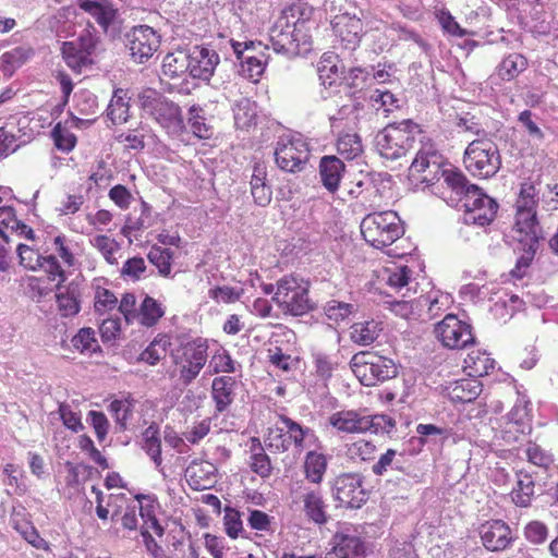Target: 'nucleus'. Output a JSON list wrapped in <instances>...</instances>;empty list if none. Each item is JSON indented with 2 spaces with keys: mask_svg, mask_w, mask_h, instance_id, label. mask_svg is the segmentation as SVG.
<instances>
[{
  "mask_svg": "<svg viewBox=\"0 0 558 558\" xmlns=\"http://www.w3.org/2000/svg\"><path fill=\"white\" fill-rule=\"evenodd\" d=\"M143 448L146 453L151 458L156 468L161 471V445L156 426L150 425L143 434Z\"/></svg>",
  "mask_w": 558,
  "mask_h": 558,
  "instance_id": "nucleus-50",
  "label": "nucleus"
},
{
  "mask_svg": "<svg viewBox=\"0 0 558 558\" xmlns=\"http://www.w3.org/2000/svg\"><path fill=\"white\" fill-rule=\"evenodd\" d=\"M147 257L149 262L157 267L158 272L162 277L171 276V262L173 259V253L169 248L154 245L150 247Z\"/></svg>",
  "mask_w": 558,
  "mask_h": 558,
  "instance_id": "nucleus-54",
  "label": "nucleus"
},
{
  "mask_svg": "<svg viewBox=\"0 0 558 558\" xmlns=\"http://www.w3.org/2000/svg\"><path fill=\"white\" fill-rule=\"evenodd\" d=\"M417 136L422 131L411 120L389 124L376 135V149L383 158L396 160L415 147Z\"/></svg>",
  "mask_w": 558,
  "mask_h": 558,
  "instance_id": "nucleus-4",
  "label": "nucleus"
},
{
  "mask_svg": "<svg viewBox=\"0 0 558 558\" xmlns=\"http://www.w3.org/2000/svg\"><path fill=\"white\" fill-rule=\"evenodd\" d=\"M418 145L415 157L409 168V179L412 182L415 184H433L440 177L444 178L445 171H453L452 169L441 168L442 157L429 140L424 142L423 136H421Z\"/></svg>",
  "mask_w": 558,
  "mask_h": 558,
  "instance_id": "nucleus-9",
  "label": "nucleus"
},
{
  "mask_svg": "<svg viewBox=\"0 0 558 558\" xmlns=\"http://www.w3.org/2000/svg\"><path fill=\"white\" fill-rule=\"evenodd\" d=\"M266 172L262 167H255L251 178V193L255 203L266 206L271 201V190L265 183Z\"/></svg>",
  "mask_w": 558,
  "mask_h": 558,
  "instance_id": "nucleus-44",
  "label": "nucleus"
},
{
  "mask_svg": "<svg viewBox=\"0 0 558 558\" xmlns=\"http://www.w3.org/2000/svg\"><path fill=\"white\" fill-rule=\"evenodd\" d=\"M338 154L347 159L354 160L363 153L361 138L357 134L345 133L339 136L337 141Z\"/></svg>",
  "mask_w": 558,
  "mask_h": 558,
  "instance_id": "nucleus-46",
  "label": "nucleus"
},
{
  "mask_svg": "<svg viewBox=\"0 0 558 558\" xmlns=\"http://www.w3.org/2000/svg\"><path fill=\"white\" fill-rule=\"evenodd\" d=\"M451 298L447 293L433 291L426 295H421L422 319H433L449 307Z\"/></svg>",
  "mask_w": 558,
  "mask_h": 558,
  "instance_id": "nucleus-38",
  "label": "nucleus"
},
{
  "mask_svg": "<svg viewBox=\"0 0 558 558\" xmlns=\"http://www.w3.org/2000/svg\"><path fill=\"white\" fill-rule=\"evenodd\" d=\"M169 345V337L166 335H159L141 353L140 360L149 365H156L161 359L166 356Z\"/></svg>",
  "mask_w": 558,
  "mask_h": 558,
  "instance_id": "nucleus-47",
  "label": "nucleus"
},
{
  "mask_svg": "<svg viewBox=\"0 0 558 558\" xmlns=\"http://www.w3.org/2000/svg\"><path fill=\"white\" fill-rule=\"evenodd\" d=\"M312 13L313 9L303 2L293 3L282 10L269 32L271 47L277 53L292 58L311 51Z\"/></svg>",
  "mask_w": 558,
  "mask_h": 558,
  "instance_id": "nucleus-1",
  "label": "nucleus"
},
{
  "mask_svg": "<svg viewBox=\"0 0 558 558\" xmlns=\"http://www.w3.org/2000/svg\"><path fill=\"white\" fill-rule=\"evenodd\" d=\"M412 270L405 265L390 264L381 271V280L395 291L408 287L411 280Z\"/></svg>",
  "mask_w": 558,
  "mask_h": 558,
  "instance_id": "nucleus-40",
  "label": "nucleus"
},
{
  "mask_svg": "<svg viewBox=\"0 0 558 558\" xmlns=\"http://www.w3.org/2000/svg\"><path fill=\"white\" fill-rule=\"evenodd\" d=\"M163 308L156 300L146 296L141 305L136 318L138 322L147 327L154 326L159 318L163 316Z\"/></svg>",
  "mask_w": 558,
  "mask_h": 558,
  "instance_id": "nucleus-53",
  "label": "nucleus"
},
{
  "mask_svg": "<svg viewBox=\"0 0 558 558\" xmlns=\"http://www.w3.org/2000/svg\"><path fill=\"white\" fill-rule=\"evenodd\" d=\"M449 398L453 402H471L482 392V384L478 379L470 377L451 383L447 387Z\"/></svg>",
  "mask_w": 558,
  "mask_h": 558,
  "instance_id": "nucleus-29",
  "label": "nucleus"
},
{
  "mask_svg": "<svg viewBox=\"0 0 558 558\" xmlns=\"http://www.w3.org/2000/svg\"><path fill=\"white\" fill-rule=\"evenodd\" d=\"M160 35L148 25H140L129 35V49L132 58L143 63L154 56L160 47Z\"/></svg>",
  "mask_w": 558,
  "mask_h": 558,
  "instance_id": "nucleus-17",
  "label": "nucleus"
},
{
  "mask_svg": "<svg viewBox=\"0 0 558 558\" xmlns=\"http://www.w3.org/2000/svg\"><path fill=\"white\" fill-rule=\"evenodd\" d=\"M78 7L90 14L105 29L114 21L117 10L108 0H77Z\"/></svg>",
  "mask_w": 558,
  "mask_h": 558,
  "instance_id": "nucleus-30",
  "label": "nucleus"
},
{
  "mask_svg": "<svg viewBox=\"0 0 558 558\" xmlns=\"http://www.w3.org/2000/svg\"><path fill=\"white\" fill-rule=\"evenodd\" d=\"M140 508V515L144 521L143 531H153L158 536H162L163 527L156 518L159 504L153 496H138L133 499Z\"/></svg>",
  "mask_w": 558,
  "mask_h": 558,
  "instance_id": "nucleus-32",
  "label": "nucleus"
},
{
  "mask_svg": "<svg viewBox=\"0 0 558 558\" xmlns=\"http://www.w3.org/2000/svg\"><path fill=\"white\" fill-rule=\"evenodd\" d=\"M444 182L456 195L451 201L463 208V221L466 225L484 227L494 220L497 203L478 186L470 184L460 171H445Z\"/></svg>",
  "mask_w": 558,
  "mask_h": 558,
  "instance_id": "nucleus-2",
  "label": "nucleus"
},
{
  "mask_svg": "<svg viewBox=\"0 0 558 558\" xmlns=\"http://www.w3.org/2000/svg\"><path fill=\"white\" fill-rule=\"evenodd\" d=\"M219 54L205 46L189 49V74L193 78L209 81L219 63Z\"/></svg>",
  "mask_w": 558,
  "mask_h": 558,
  "instance_id": "nucleus-21",
  "label": "nucleus"
},
{
  "mask_svg": "<svg viewBox=\"0 0 558 558\" xmlns=\"http://www.w3.org/2000/svg\"><path fill=\"white\" fill-rule=\"evenodd\" d=\"M495 368V361L480 349L472 350L464 359V369L470 377L486 376Z\"/></svg>",
  "mask_w": 558,
  "mask_h": 558,
  "instance_id": "nucleus-35",
  "label": "nucleus"
},
{
  "mask_svg": "<svg viewBox=\"0 0 558 558\" xmlns=\"http://www.w3.org/2000/svg\"><path fill=\"white\" fill-rule=\"evenodd\" d=\"M71 345L75 351L87 355L100 350L95 330L90 327L81 328L77 333L72 337Z\"/></svg>",
  "mask_w": 558,
  "mask_h": 558,
  "instance_id": "nucleus-43",
  "label": "nucleus"
},
{
  "mask_svg": "<svg viewBox=\"0 0 558 558\" xmlns=\"http://www.w3.org/2000/svg\"><path fill=\"white\" fill-rule=\"evenodd\" d=\"M291 508L317 525L328 521L327 504L323 490L318 487L300 485L291 490Z\"/></svg>",
  "mask_w": 558,
  "mask_h": 558,
  "instance_id": "nucleus-13",
  "label": "nucleus"
},
{
  "mask_svg": "<svg viewBox=\"0 0 558 558\" xmlns=\"http://www.w3.org/2000/svg\"><path fill=\"white\" fill-rule=\"evenodd\" d=\"M332 553L335 558H360L365 547L356 533L348 527L338 531L332 537Z\"/></svg>",
  "mask_w": 558,
  "mask_h": 558,
  "instance_id": "nucleus-23",
  "label": "nucleus"
},
{
  "mask_svg": "<svg viewBox=\"0 0 558 558\" xmlns=\"http://www.w3.org/2000/svg\"><path fill=\"white\" fill-rule=\"evenodd\" d=\"M189 124L198 138H209L213 134L211 128L206 122L204 110L198 106H192L189 109Z\"/></svg>",
  "mask_w": 558,
  "mask_h": 558,
  "instance_id": "nucleus-58",
  "label": "nucleus"
},
{
  "mask_svg": "<svg viewBox=\"0 0 558 558\" xmlns=\"http://www.w3.org/2000/svg\"><path fill=\"white\" fill-rule=\"evenodd\" d=\"M403 232L401 220L392 210L369 214L361 222L363 239L375 248L391 245Z\"/></svg>",
  "mask_w": 558,
  "mask_h": 558,
  "instance_id": "nucleus-6",
  "label": "nucleus"
},
{
  "mask_svg": "<svg viewBox=\"0 0 558 558\" xmlns=\"http://www.w3.org/2000/svg\"><path fill=\"white\" fill-rule=\"evenodd\" d=\"M281 422L288 428V438L291 440V446H294L296 453L320 447L319 438L310 427H303L289 417H282Z\"/></svg>",
  "mask_w": 558,
  "mask_h": 558,
  "instance_id": "nucleus-24",
  "label": "nucleus"
},
{
  "mask_svg": "<svg viewBox=\"0 0 558 558\" xmlns=\"http://www.w3.org/2000/svg\"><path fill=\"white\" fill-rule=\"evenodd\" d=\"M211 428V418L205 417L199 421L193 422L186 430L183 433L184 438L195 445L198 444L202 439H204L210 432Z\"/></svg>",
  "mask_w": 558,
  "mask_h": 558,
  "instance_id": "nucleus-63",
  "label": "nucleus"
},
{
  "mask_svg": "<svg viewBox=\"0 0 558 558\" xmlns=\"http://www.w3.org/2000/svg\"><path fill=\"white\" fill-rule=\"evenodd\" d=\"M236 381L231 376L215 377L211 383V399L215 410L222 413L229 409L235 398Z\"/></svg>",
  "mask_w": 558,
  "mask_h": 558,
  "instance_id": "nucleus-26",
  "label": "nucleus"
},
{
  "mask_svg": "<svg viewBox=\"0 0 558 558\" xmlns=\"http://www.w3.org/2000/svg\"><path fill=\"white\" fill-rule=\"evenodd\" d=\"M276 165L286 172L302 171L310 158V147L301 134H286L278 138L274 151Z\"/></svg>",
  "mask_w": 558,
  "mask_h": 558,
  "instance_id": "nucleus-11",
  "label": "nucleus"
},
{
  "mask_svg": "<svg viewBox=\"0 0 558 558\" xmlns=\"http://www.w3.org/2000/svg\"><path fill=\"white\" fill-rule=\"evenodd\" d=\"M272 300L286 314H305L310 308L308 283L296 276H284L277 282Z\"/></svg>",
  "mask_w": 558,
  "mask_h": 558,
  "instance_id": "nucleus-10",
  "label": "nucleus"
},
{
  "mask_svg": "<svg viewBox=\"0 0 558 558\" xmlns=\"http://www.w3.org/2000/svg\"><path fill=\"white\" fill-rule=\"evenodd\" d=\"M343 66L335 53H324L317 64V73L322 85L332 87L341 80Z\"/></svg>",
  "mask_w": 558,
  "mask_h": 558,
  "instance_id": "nucleus-31",
  "label": "nucleus"
},
{
  "mask_svg": "<svg viewBox=\"0 0 558 558\" xmlns=\"http://www.w3.org/2000/svg\"><path fill=\"white\" fill-rule=\"evenodd\" d=\"M90 243L101 253L109 264L114 265L118 263L117 254L120 251V244L114 239L100 234L94 236Z\"/></svg>",
  "mask_w": 558,
  "mask_h": 558,
  "instance_id": "nucleus-56",
  "label": "nucleus"
},
{
  "mask_svg": "<svg viewBox=\"0 0 558 558\" xmlns=\"http://www.w3.org/2000/svg\"><path fill=\"white\" fill-rule=\"evenodd\" d=\"M34 56L29 47H16L1 56V63L5 71H14L25 64Z\"/></svg>",
  "mask_w": 558,
  "mask_h": 558,
  "instance_id": "nucleus-52",
  "label": "nucleus"
},
{
  "mask_svg": "<svg viewBox=\"0 0 558 558\" xmlns=\"http://www.w3.org/2000/svg\"><path fill=\"white\" fill-rule=\"evenodd\" d=\"M465 169L477 178L495 175L501 166V159L496 144L487 138L472 141L463 156Z\"/></svg>",
  "mask_w": 558,
  "mask_h": 558,
  "instance_id": "nucleus-8",
  "label": "nucleus"
},
{
  "mask_svg": "<svg viewBox=\"0 0 558 558\" xmlns=\"http://www.w3.org/2000/svg\"><path fill=\"white\" fill-rule=\"evenodd\" d=\"M381 330V323L375 319L359 322L351 326L350 338L359 345H369L379 337Z\"/></svg>",
  "mask_w": 558,
  "mask_h": 558,
  "instance_id": "nucleus-36",
  "label": "nucleus"
},
{
  "mask_svg": "<svg viewBox=\"0 0 558 558\" xmlns=\"http://www.w3.org/2000/svg\"><path fill=\"white\" fill-rule=\"evenodd\" d=\"M208 340L201 337L171 350L170 357L181 384L189 386L197 378L208 361Z\"/></svg>",
  "mask_w": 558,
  "mask_h": 558,
  "instance_id": "nucleus-3",
  "label": "nucleus"
},
{
  "mask_svg": "<svg viewBox=\"0 0 558 558\" xmlns=\"http://www.w3.org/2000/svg\"><path fill=\"white\" fill-rule=\"evenodd\" d=\"M83 280L78 277L56 286V302L62 317H73L81 311Z\"/></svg>",
  "mask_w": 558,
  "mask_h": 558,
  "instance_id": "nucleus-20",
  "label": "nucleus"
},
{
  "mask_svg": "<svg viewBox=\"0 0 558 558\" xmlns=\"http://www.w3.org/2000/svg\"><path fill=\"white\" fill-rule=\"evenodd\" d=\"M527 69V60L521 53H510L506 56L497 65L495 73L490 76L493 83L510 82L517 78Z\"/></svg>",
  "mask_w": 558,
  "mask_h": 558,
  "instance_id": "nucleus-27",
  "label": "nucleus"
},
{
  "mask_svg": "<svg viewBox=\"0 0 558 558\" xmlns=\"http://www.w3.org/2000/svg\"><path fill=\"white\" fill-rule=\"evenodd\" d=\"M331 26L335 35L340 39L344 48L354 50L364 34L362 20L355 14L348 12L335 15L331 19Z\"/></svg>",
  "mask_w": 558,
  "mask_h": 558,
  "instance_id": "nucleus-19",
  "label": "nucleus"
},
{
  "mask_svg": "<svg viewBox=\"0 0 558 558\" xmlns=\"http://www.w3.org/2000/svg\"><path fill=\"white\" fill-rule=\"evenodd\" d=\"M216 468L208 461L193 462L185 470L189 485L196 489H207L215 483Z\"/></svg>",
  "mask_w": 558,
  "mask_h": 558,
  "instance_id": "nucleus-28",
  "label": "nucleus"
},
{
  "mask_svg": "<svg viewBox=\"0 0 558 558\" xmlns=\"http://www.w3.org/2000/svg\"><path fill=\"white\" fill-rule=\"evenodd\" d=\"M145 109L149 110L150 116L169 136L181 137L185 124L178 105L165 98H156L149 105H145Z\"/></svg>",
  "mask_w": 558,
  "mask_h": 558,
  "instance_id": "nucleus-14",
  "label": "nucleus"
},
{
  "mask_svg": "<svg viewBox=\"0 0 558 558\" xmlns=\"http://www.w3.org/2000/svg\"><path fill=\"white\" fill-rule=\"evenodd\" d=\"M56 147L63 151H71L76 144L75 135L64 125L58 123L51 133Z\"/></svg>",
  "mask_w": 558,
  "mask_h": 558,
  "instance_id": "nucleus-62",
  "label": "nucleus"
},
{
  "mask_svg": "<svg viewBox=\"0 0 558 558\" xmlns=\"http://www.w3.org/2000/svg\"><path fill=\"white\" fill-rule=\"evenodd\" d=\"M251 469L260 477H268L271 474V463L269 457L264 452V448L257 438H252Z\"/></svg>",
  "mask_w": 558,
  "mask_h": 558,
  "instance_id": "nucleus-48",
  "label": "nucleus"
},
{
  "mask_svg": "<svg viewBox=\"0 0 558 558\" xmlns=\"http://www.w3.org/2000/svg\"><path fill=\"white\" fill-rule=\"evenodd\" d=\"M350 366L359 381L366 387H372L393 378L398 373L392 360L373 352H359L354 354Z\"/></svg>",
  "mask_w": 558,
  "mask_h": 558,
  "instance_id": "nucleus-7",
  "label": "nucleus"
},
{
  "mask_svg": "<svg viewBox=\"0 0 558 558\" xmlns=\"http://www.w3.org/2000/svg\"><path fill=\"white\" fill-rule=\"evenodd\" d=\"M356 310L357 307L354 304L337 300L329 301L324 307L327 318L336 324L348 319Z\"/></svg>",
  "mask_w": 558,
  "mask_h": 558,
  "instance_id": "nucleus-57",
  "label": "nucleus"
},
{
  "mask_svg": "<svg viewBox=\"0 0 558 558\" xmlns=\"http://www.w3.org/2000/svg\"><path fill=\"white\" fill-rule=\"evenodd\" d=\"M235 362L229 354V352L222 348L218 347L211 354L208 361V372L209 374H220V373H234Z\"/></svg>",
  "mask_w": 558,
  "mask_h": 558,
  "instance_id": "nucleus-51",
  "label": "nucleus"
},
{
  "mask_svg": "<svg viewBox=\"0 0 558 558\" xmlns=\"http://www.w3.org/2000/svg\"><path fill=\"white\" fill-rule=\"evenodd\" d=\"M390 310L393 314L404 319H418L423 317L421 296L411 301H393L390 303Z\"/></svg>",
  "mask_w": 558,
  "mask_h": 558,
  "instance_id": "nucleus-55",
  "label": "nucleus"
},
{
  "mask_svg": "<svg viewBox=\"0 0 558 558\" xmlns=\"http://www.w3.org/2000/svg\"><path fill=\"white\" fill-rule=\"evenodd\" d=\"M304 475L312 484H320L327 470V458L317 449L307 451L304 460Z\"/></svg>",
  "mask_w": 558,
  "mask_h": 558,
  "instance_id": "nucleus-37",
  "label": "nucleus"
},
{
  "mask_svg": "<svg viewBox=\"0 0 558 558\" xmlns=\"http://www.w3.org/2000/svg\"><path fill=\"white\" fill-rule=\"evenodd\" d=\"M530 401L519 395L511 410L497 421L496 438L507 444L518 441L531 430Z\"/></svg>",
  "mask_w": 558,
  "mask_h": 558,
  "instance_id": "nucleus-12",
  "label": "nucleus"
},
{
  "mask_svg": "<svg viewBox=\"0 0 558 558\" xmlns=\"http://www.w3.org/2000/svg\"><path fill=\"white\" fill-rule=\"evenodd\" d=\"M344 170L343 162L336 156H325L319 163V173L324 186L333 192L338 189Z\"/></svg>",
  "mask_w": 558,
  "mask_h": 558,
  "instance_id": "nucleus-33",
  "label": "nucleus"
},
{
  "mask_svg": "<svg viewBox=\"0 0 558 558\" xmlns=\"http://www.w3.org/2000/svg\"><path fill=\"white\" fill-rule=\"evenodd\" d=\"M483 545L490 551L505 550L513 541L509 525L501 520H490L480 526Z\"/></svg>",
  "mask_w": 558,
  "mask_h": 558,
  "instance_id": "nucleus-22",
  "label": "nucleus"
},
{
  "mask_svg": "<svg viewBox=\"0 0 558 558\" xmlns=\"http://www.w3.org/2000/svg\"><path fill=\"white\" fill-rule=\"evenodd\" d=\"M107 114L114 124H120L128 121L129 118V104L126 101V92L117 89L108 105Z\"/></svg>",
  "mask_w": 558,
  "mask_h": 558,
  "instance_id": "nucleus-45",
  "label": "nucleus"
},
{
  "mask_svg": "<svg viewBox=\"0 0 558 558\" xmlns=\"http://www.w3.org/2000/svg\"><path fill=\"white\" fill-rule=\"evenodd\" d=\"M328 424L342 434L390 433L396 426L390 416L369 415L365 410L353 409L340 410L330 414Z\"/></svg>",
  "mask_w": 558,
  "mask_h": 558,
  "instance_id": "nucleus-5",
  "label": "nucleus"
},
{
  "mask_svg": "<svg viewBox=\"0 0 558 558\" xmlns=\"http://www.w3.org/2000/svg\"><path fill=\"white\" fill-rule=\"evenodd\" d=\"M133 407V400L128 397L120 400H113L109 408L116 418V422L122 427H125L126 422L132 414Z\"/></svg>",
  "mask_w": 558,
  "mask_h": 558,
  "instance_id": "nucleus-64",
  "label": "nucleus"
},
{
  "mask_svg": "<svg viewBox=\"0 0 558 558\" xmlns=\"http://www.w3.org/2000/svg\"><path fill=\"white\" fill-rule=\"evenodd\" d=\"M539 204L538 190L535 184L527 180L521 183L515 210H537Z\"/></svg>",
  "mask_w": 558,
  "mask_h": 558,
  "instance_id": "nucleus-49",
  "label": "nucleus"
},
{
  "mask_svg": "<svg viewBox=\"0 0 558 558\" xmlns=\"http://www.w3.org/2000/svg\"><path fill=\"white\" fill-rule=\"evenodd\" d=\"M266 446L275 452H284L291 447V440L288 438V428H269L265 438Z\"/></svg>",
  "mask_w": 558,
  "mask_h": 558,
  "instance_id": "nucleus-59",
  "label": "nucleus"
},
{
  "mask_svg": "<svg viewBox=\"0 0 558 558\" xmlns=\"http://www.w3.org/2000/svg\"><path fill=\"white\" fill-rule=\"evenodd\" d=\"M332 497L340 507L360 508L367 499L359 474H341L336 477Z\"/></svg>",
  "mask_w": 558,
  "mask_h": 558,
  "instance_id": "nucleus-16",
  "label": "nucleus"
},
{
  "mask_svg": "<svg viewBox=\"0 0 558 558\" xmlns=\"http://www.w3.org/2000/svg\"><path fill=\"white\" fill-rule=\"evenodd\" d=\"M513 231L518 240L532 246L541 236L537 210H515Z\"/></svg>",
  "mask_w": 558,
  "mask_h": 558,
  "instance_id": "nucleus-25",
  "label": "nucleus"
},
{
  "mask_svg": "<svg viewBox=\"0 0 558 558\" xmlns=\"http://www.w3.org/2000/svg\"><path fill=\"white\" fill-rule=\"evenodd\" d=\"M118 306L117 296L108 289L102 287L95 288L94 308L99 315L113 311Z\"/></svg>",
  "mask_w": 558,
  "mask_h": 558,
  "instance_id": "nucleus-60",
  "label": "nucleus"
},
{
  "mask_svg": "<svg viewBox=\"0 0 558 558\" xmlns=\"http://www.w3.org/2000/svg\"><path fill=\"white\" fill-rule=\"evenodd\" d=\"M436 338L448 349H462L473 342L471 326L460 320L453 314H447L436 324L434 330Z\"/></svg>",
  "mask_w": 558,
  "mask_h": 558,
  "instance_id": "nucleus-15",
  "label": "nucleus"
},
{
  "mask_svg": "<svg viewBox=\"0 0 558 558\" xmlns=\"http://www.w3.org/2000/svg\"><path fill=\"white\" fill-rule=\"evenodd\" d=\"M234 123L238 129H248L256 123V104L248 98H242L234 105Z\"/></svg>",
  "mask_w": 558,
  "mask_h": 558,
  "instance_id": "nucleus-42",
  "label": "nucleus"
},
{
  "mask_svg": "<svg viewBox=\"0 0 558 558\" xmlns=\"http://www.w3.org/2000/svg\"><path fill=\"white\" fill-rule=\"evenodd\" d=\"M89 48V43H86L82 37H80L71 41H63L61 45V52L63 59L71 69L80 70L82 64H84L88 58Z\"/></svg>",
  "mask_w": 558,
  "mask_h": 558,
  "instance_id": "nucleus-34",
  "label": "nucleus"
},
{
  "mask_svg": "<svg viewBox=\"0 0 558 558\" xmlns=\"http://www.w3.org/2000/svg\"><path fill=\"white\" fill-rule=\"evenodd\" d=\"M515 476L517 485L511 492L512 500L520 507H527L536 493L534 478L526 472H518Z\"/></svg>",
  "mask_w": 558,
  "mask_h": 558,
  "instance_id": "nucleus-39",
  "label": "nucleus"
},
{
  "mask_svg": "<svg viewBox=\"0 0 558 558\" xmlns=\"http://www.w3.org/2000/svg\"><path fill=\"white\" fill-rule=\"evenodd\" d=\"M369 98L376 110H383L386 113L400 107V99L386 89L373 90Z\"/></svg>",
  "mask_w": 558,
  "mask_h": 558,
  "instance_id": "nucleus-61",
  "label": "nucleus"
},
{
  "mask_svg": "<svg viewBox=\"0 0 558 558\" xmlns=\"http://www.w3.org/2000/svg\"><path fill=\"white\" fill-rule=\"evenodd\" d=\"M230 45L236 59L241 62L242 74L253 82H257L265 71L266 58L263 53H254L255 44L240 43L231 39Z\"/></svg>",
  "mask_w": 558,
  "mask_h": 558,
  "instance_id": "nucleus-18",
  "label": "nucleus"
},
{
  "mask_svg": "<svg viewBox=\"0 0 558 558\" xmlns=\"http://www.w3.org/2000/svg\"><path fill=\"white\" fill-rule=\"evenodd\" d=\"M162 73L170 78L189 73V50L178 49L167 53L162 61Z\"/></svg>",
  "mask_w": 558,
  "mask_h": 558,
  "instance_id": "nucleus-41",
  "label": "nucleus"
}]
</instances>
